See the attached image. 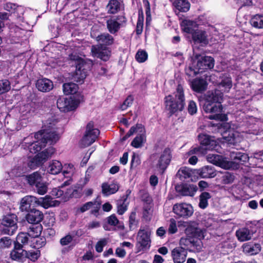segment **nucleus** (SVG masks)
<instances>
[{"label":"nucleus","mask_w":263,"mask_h":263,"mask_svg":"<svg viewBox=\"0 0 263 263\" xmlns=\"http://www.w3.org/2000/svg\"><path fill=\"white\" fill-rule=\"evenodd\" d=\"M251 25L256 28H263V15L256 14L253 16L250 20Z\"/></svg>","instance_id":"44"},{"label":"nucleus","mask_w":263,"mask_h":263,"mask_svg":"<svg viewBox=\"0 0 263 263\" xmlns=\"http://www.w3.org/2000/svg\"><path fill=\"white\" fill-rule=\"evenodd\" d=\"M166 109L171 114L178 111H181L184 107L185 98L183 87L178 85L175 94V98L172 95H168L165 98Z\"/></svg>","instance_id":"3"},{"label":"nucleus","mask_w":263,"mask_h":263,"mask_svg":"<svg viewBox=\"0 0 263 263\" xmlns=\"http://www.w3.org/2000/svg\"><path fill=\"white\" fill-rule=\"evenodd\" d=\"M219 77L221 79L218 84L220 90H215L208 93L203 108L205 112L211 114L206 116L208 119L222 121L227 120V116L222 113V107L220 103L223 94L221 91L228 92L232 87V82L231 77L227 75Z\"/></svg>","instance_id":"1"},{"label":"nucleus","mask_w":263,"mask_h":263,"mask_svg":"<svg viewBox=\"0 0 263 263\" xmlns=\"http://www.w3.org/2000/svg\"><path fill=\"white\" fill-rule=\"evenodd\" d=\"M36 202L37 205H41L45 209H48L53 205L52 198L48 195L44 198H37Z\"/></svg>","instance_id":"43"},{"label":"nucleus","mask_w":263,"mask_h":263,"mask_svg":"<svg viewBox=\"0 0 263 263\" xmlns=\"http://www.w3.org/2000/svg\"><path fill=\"white\" fill-rule=\"evenodd\" d=\"M107 8L108 13H116L120 9V3L117 0H110L107 6Z\"/></svg>","instance_id":"46"},{"label":"nucleus","mask_w":263,"mask_h":263,"mask_svg":"<svg viewBox=\"0 0 263 263\" xmlns=\"http://www.w3.org/2000/svg\"><path fill=\"white\" fill-rule=\"evenodd\" d=\"M198 139L201 146L192 148L189 152V155H193L201 153L204 154L203 150H216L218 149V142L214 137L205 134H200L198 136Z\"/></svg>","instance_id":"5"},{"label":"nucleus","mask_w":263,"mask_h":263,"mask_svg":"<svg viewBox=\"0 0 263 263\" xmlns=\"http://www.w3.org/2000/svg\"><path fill=\"white\" fill-rule=\"evenodd\" d=\"M194 174H196V170H193L189 167L184 166L178 170L177 176L180 180H183L191 178Z\"/></svg>","instance_id":"32"},{"label":"nucleus","mask_w":263,"mask_h":263,"mask_svg":"<svg viewBox=\"0 0 263 263\" xmlns=\"http://www.w3.org/2000/svg\"><path fill=\"white\" fill-rule=\"evenodd\" d=\"M4 8L10 13H13L14 15L15 13L20 12L21 14H22L23 12V8L21 6H16L15 4L11 3H6L4 5Z\"/></svg>","instance_id":"45"},{"label":"nucleus","mask_w":263,"mask_h":263,"mask_svg":"<svg viewBox=\"0 0 263 263\" xmlns=\"http://www.w3.org/2000/svg\"><path fill=\"white\" fill-rule=\"evenodd\" d=\"M63 171L62 173L63 176L65 177V178H67L68 179L64 181V183L61 185L62 187L70 184V179L71 178L74 173V168L72 164H65L64 166H63Z\"/></svg>","instance_id":"29"},{"label":"nucleus","mask_w":263,"mask_h":263,"mask_svg":"<svg viewBox=\"0 0 263 263\" xmlns=\"http://www.w3.org/2000/svg\"><path fill=\"white\" fill-rule=\"evenodd\" d=\"M151 232L148 228H141L137 234L136 248L137 252L148 250L151 247Z\"/></svg>","instance_id":"7"},{"label":"nucleus","mask_w":263,"mask_h":263,"mask_svg":"<svg viewBox=\"0 0 263 263\" xmlns=\"http://www.w3.org/2000/svg\"><path fill=\"white\" fill-rule=\"evenodd\" d=\"M174 5L179 11L187 12L190 8V4L187 0H175Z\"/></svg>","instance_id":"40"},{"label":"nucleus","mask_w":263,"mask_h":263,"mask_svg":"<svg viewBox=\"0 0 263 263\" xmlns=\"http://www.w3.org/2000/svg\"><path fill=\"white\" fill-rule=\"evenodd\" d=\"M181 26L182 30L192 35L197 30L198 25L196 22L190 20H184L182 21Z\"/></svg>","instance_id":"25"},{"label":"nucleus","mask_w":263,"mask_h":263,"mask_svg":"<svg viewBox=\"0 0 263 263\" xmlns=\"http://www.w3.org/2000/svg\"><path fill=\"white\" fill-rule=\"evenodd\" d=\"M93 57L101 59L103 61H107L110 56V52L106 48H103L100 46H92L91 49Z\"/></svg>","instance_id":"19"},{"label":"nucleus","mask_w":263,"mask_h":263,"mask_svg":"<svg viewBox=\"0 0 263 263\" xmlns=\"http://www.w3.org/2000/svg\"><path fill=\"white\" fill-rule=\"evenodd\" d=\"M55 150L53 147H50L38 153L29 163V165L34 168L46 161L54 154Z\"/></svg>","instance_id":"11"},{"label":"nucleus","mask_w":263,"mask_h":263,"mask_svg":"<svg viewBox=\"0 0 263 263\" xmlns=\"http://www.w3.org/2000/svg\"><path fill=\"white\" fill-rule=\"evenodd\" d=\"M141 163V159L140 156L135 153H133L131 162H130V167L131 168H135L137 167L138 165H139Z\"/></svg>","instance_id":"56"},{"label":"nucleus","mask_w":263,"mask_h":263,"mask_svg":"<svg viewBox=\"0 0 263 263\" xmlns=\"http://www.w3.org/2000/svg\"><path fill=\"white\" fill-rule=\"evenodd\" d=\"M12 245V241L8 237H4L0 239V248L5 249L9 248Z\"/></svg>","instance_id":"59"},{"label":"nucleus","mask_w":263,"mask_h":263,"mask_svg":"<svg viewBox=\"0 0 263 263\" xmlns=\"http://www.w3.org/2000/svg\"><path fill=\"white\" fill-rule=\"evenodd\" d=\"M36 191L40 195H44L47 192V185L46 183L40 181L35 185Z\"/></svg>","instance_id":"53"},{"label":"nucleus","mask_w":263,"mask_h":263,"mask_svg":"<svg viewBox=\"0 0 263 263\" xmlns=\"http://www.w3.org/2000/svg\"><path fill=\"white\" fill-rule=\"evenodd\" d=\"M36 87L40 91L48 92L53 88V84L49 79L44 78L36 81Z\"/></svg>","instance_id":"24"},{"label":"nucleus","mask_w":263,"mask_h":263,"mask_svg":"<svg viewBox=\"0 0 263 263\" xmlns=\"http://www.w3.org/2000/svg\"><path fill=\"white\" fill-rule=\"evenodd\" d=\"M230 156L231 159L236 163H238L241 161L245 162L247 161L249 159V157L247 154L238 152H231Z\"/></svg>","instance_id":"38"},{"label":"nucleus","mask_w":263,"mask_h":263,"mask_svg":"<svg viewBox=\"0 0 263 263\" xmlns=\"http://www.w3.org/2000/svg\"><path fill=\"white\" fill-rule=\"evenodd\" d=\"M188 112L190 115H194L196 113L197 107L196 104L193 101H190L187 107Z\"/></svg>","instance_id":"63"},{"label":"nucleus","mask_w":263,"mask_h":263,"mask_svg":"<svg viewBox=\"0 0 263 263\" xmlns=\"http://www.w3.org/2000/svg\"><path fill=\"white\" fill-rule=\"evenodd\" d=\"M37 198L33 196H26L22 199L20 209L22 211H28L31 207L37 205Z\"/></svg>","instance_id":"21"},{"label":"nucleus","mask_w":263,"mask_h":263,"mask_svg":"<svg viewBox=\"0 0 263 263\" xmlns=\"http://www.w3.org/2000/svg\"><path fill=\"white\" fill-rule=\"evenodd\" d=\"M25 179L29 185H36L40 181H41L42 177L38 172H34L30 175L25 176Z\"/></svg>","instance_id":"39"},{"label":"nucleus","mask_w":263,"mask_h":263,"mask_svg":"<svg viewBox=\"0 0 263 263\" xmlns=\"http://www.w3.org/2000/svg\"><path fill=\"white\" fill-rule=\"evenodd\" d=\"M242 248L245 253L252 255L259 253L260 251L261 247L259 243L249 242L245 243L242 246Z\"/></svg>","instance_id":"28"},{"label":"nucleus","mask_w":263,"mask_h":263,"mask_svg":"<svg viewBox=\"0 0 263 263\" xmlns=\"http://www.w3.org/2000/svg\"><path fill=\"white\" fill-rule=\"evenodd\" d=\"M70 58L71 60L76 61V69L73 76V79L74 81L81 83L87 75L88 66L81 58L73 54H71Z\"/></svg>","instance_id":"9"},{"label":"nucleus","mask_w":263,"mask_h":263,"mask_svg":"<svg viewBox=\"0 0 263 263\" xmlns=\"http://www.w3.org/2000/svg\"><path fill=\"white\" fill-rule=\"evenodd\" d=\"M179 187L178 190L183 196H193L197 190V186L193 184H183L180 186V189H179Z\"/></svg>","instance_id":"34"},{"label":"nucleus","mask_w":263,"mask_h":263,"mask_svg":"<svg viewBox=\"0 0 263 263\" xmlns=\"http://www.w3.org/2000/svg\"><path fill=\"white\" fill-rule=\"evenodd\" d=\"M11 88L10 82L7 80L0 81V94L8 91Z\"/></svg>","instance_id":"52"},{"label":"nucleus","mask_w":263,"mask_h":263,"mask_svg":"<svg viewBox=\"0 0 263 263\" xmlns=\"http://www.w3.org/2000/svg\"><path fill=\"white\" fill-rule=\"evenodd\" d=\"M23 173L22 168L20 167L17 166L13 168L11 172L8 173L7 175L10 178H13L14 177H17L21 176Z\"/></svg>","instance_id":"58"},{"label":"nucleus","mask_w":263,"mask_h":263,"mask_svg":"<svg viewBox=\"0 0 263 263\" xmlns=\"http://www.w3.org/2000/svg\"><path fill=\"white\" fill-rule=\"evenodd\" d=\"M17 23H20L21 22L22 23H20V25L22 28H20L14 24H11L9 26V34L10 36L12 37H21L22 35L24 34L25 32L28 30L29 28L27 27L28 26V24L27 22H23V18L21 16H19L17 18Z\"/></svg>","instance_id":"15"},{"label":"nucleus","mask_w":263,"mask_h":263,"mask_svg":"<svg viewBox=\"0 0 263 263\" xmlns=\"http://www.w3.org/2000/svg\"><path fill=\"white\" fill-rule=\"evenodd\" d=\"M125 22V18L123 16L111 18L107 21V27L108 31L111 33H116L120 29L123 22Z\"/></svg>","instance_id":"18"},{"label":"nucleus","mask_w":263,"mask_h":263,"mask_svg":"<svg viewBox=\"0 0 263 263\" xmlns=\"http://www.w3.org/2000/svg\"><path fill=\"white\" fill-rule=\"evenodd\" d=\"M223 136V138L229 143L236 144L241 141L242 139V135L238 131L231 129V128L226 131Z\"/></svg>","instance_id":"20"},{"label":"nucleus","mask_w":263,"mask_h":263,"mask_svg":"<svg viewBox=\"0 0 263 263\" xmlns=\"http://www.w3.org/2000/svg\"><path fill=\"white\" fill-rule=\"evenodd\" d=\"M42 226L41 225L32 226L30 228L29 231V236L33 238V241L37 242L39 238L37 237L41 234L42 231Z\"/></svg>","instance_id":"41"},{"label":"nucleus","mask_w":263,"mask_h":263,"mask_svg":"<svg viewBox=\"0 0 263 263\" xmlns=\"http://www.w3.org/2000/svg\"><path fill=\"white\" fill-rule=\"evenodd\" d=\"M24 255L22 245L15 243L14 249L11 252L10 257L13 260H20Z\"/></svg>","instance_id":"36"},{"label":"nucleus","mask_w":263,"mask_h":263,"mask_svg":"<svg viewBox=\"0 0 263 263\" xmlns=\"http://www.w3.org/2000/svg\"><path fill=\"white\" fill-rule=\"evenodd\" d=\"M192 39L195 43L206 45L208 43L207 35L204 31L197 30L192 34Z\"/></svg>","instance_id":"30"},{"label":"nucleus","mask_w":263,"mask_h":263,"mask_svg":"<svg viewBox=\"0 0 263 263\" xmlns=\"http://www.w3.org/2000/svg\"><path fill=\"white\" fill-rule=\"evenodd\" d=\"M214 66V59L209 56L197 57L196 64H193L190 66L186 73L189 75H196L198 73H202L205 70L212 69Z\"/></svg>","instance_id":"6"},{"label":"nucleus","mask_w":263,"mask_h":263,"mask_svg":"<svg viewBox=\"0 0 263 263\" xmlns=\"http://www.w3.org/2000/svg\"><path fill=\"white\" fill-rule=\"evenodd\" d=\"M222 183L223 184H229L232 183L234 180V176L228 172L223 174L222 177Z\"/></svg>","instance_id":"61"},{"label":"nucleus","mask_w":263,"mask_h":263,"mask_svg":"<svg viewBox=\"0 0 263 263\" xmlns=\"http://www.w3.org/2000/svg\"><path fill=\"white\" fill-rule=\"evenodd\" d=\"M172 151L170 148L166 147L164 149L159 155L156 167L163 172L169 165L172 159Z\"/></svg>","instance_id":"14"},{"label":"nucleus","mask_w":263,"mask_h":263,"mask_svg":"<svg viewBox=\"0 0 263 263\" xmlns=\"http://www.w3.org/2000/svg\"><path fill=\"white\" fill-rule=\"evenodd\" d=\"M206 159L209 162L226 169H229L232 166L231 162L226 160L222 156L219 155L209 154L206 157Z\"/></svg>","instance_id":"16"},{"label":"nucleus","mask_w":263,"mask_h":263,"mask_svg":"<svg viewBox=\"0 0 263 263\" xmlns=\"http://www.w3.org/2000/svg\"><path fill=\"white\" fill-rule=\"evenodd\" d=\"M79 104V101L74 97H61L57 101L58 108L63 112H68L76 109Z\"/></svg>","instance_id":"10"},{"label":"nucleus","mask_w":263,"mask_h":263,"mask_svg":"<svg viewBox=\"0 0 263 263\" xmlns=\"http://www.w3.org/2000/svg\"><path fill=\"white\" fill-rule=\"evenodd\" d=\"M236 235L240 241H245L251 239L252 233L248 228L239 229L236 232Z\"/></svg>","instance_id":"31"},{"label":"nucleus","mask_w":263,"mask_h":263,"mask_svg":"<svg viewBox=\"0 0 263 263\" xmlns=\"http://www.w3.org/2000/svg\"><path fill=\"white\" fill-rule=\"evenodd\" d=\"M145 132V129L141 124H138L136 126H133L130 128L126 136L129 137L134 133H142Z\"/></svg>","instance_id":"55"},{"label":"nucleus","mask_w":263,"mask_h":263,"mask_svg":"<svg viewBox=\"0 0 263 263\" xmlns=\"http://www.w3.org/2000/svg\"><path fill=\"white\" fill-rule=\"evenodd\" d=\"M174 213L180 217L187 218L192 215L194 212L193 206L186 203H176L173 208Z\"/></svg>","instance_id":"13"},{"label":"nucleus","mask_w":263,"mask_h":263,"mask_svg":"<svg viewBox=\"0 0 263 263\" xmlns=\"http://www.w3.org/2000/svg\"><path fill=\"white\" fill-rule=\"evenodd\" d=\"M211 198L210 194L208 192H203L199 196V206L202 209H205L208 205V200Z\"/></svg>","instance_id":"47"},{"label":"nucleus","mask_w":263,"mask_h":263,"mask_svg":"<svg viewBox=\"0 0 263 263\" xmlns=\"http://www.w3.org/2000/svg\"><path fill=\"white\" fill-rule=\"evenodd\" d=\"M146 138L145 131L138 134L132 141L131 145L136 148L141 147L146 142Z\"/></svg>","instance_id":"37"},{"label":"nucleus","mask_w":263,"mask_h":263,"mask_svg":"<svg viewBox=\"0 0 263 263\" xmlns=\"http://www.w3.org/2000/svg\"><path fill=\"white\" fill-rule=\"evenodd\" d=\"M187 255V251L182 247H176L171 251V256L174 263L184 262Z\"/></svg>","instance_id":"17"},{"label":"nucleus","mask_w":263,"mask_h":263,"mask_svg":"<svg viewBox=\"0 0 263 263\" xmlns=\"http://www.w3.org/2000/svg\"><path fill=\"white\" fill-rule=\"evenodd\" d=\"M27 221L31 224L40 223L43 218V213L39 210H31L26 216Z\"/></svg>","instance_id":"23"},{"label":"nucleus","mask_w":263,"mask_h":263,"mask_svg":"<svg viewBox=\"0 0 263 263\" xmlns=\"http://www.w3.org/2000/svg\"><path fill=\"white\" fill-rule=\"evenodd\" d=\"M96 40L100 44L105 45H110L114 42L112 36L108 33L102 34L96 37Z\"/></svg>","instance_id":"42"},{"label":"nucleus","mask_w":263,"mask_h":263,"mask_svg":"<svg viewBox=\"0 0 263 263\" xmlns=\"http://www.w3.org/2000/svg\"><path fill=\"white\" fill-rule=\"evenodd\" d=\"M63 91L66 95L75 93L78 89L77 84L72 83H65L63 86Z\"/></svg>","instance_id":"48"},{"label":"nucleus","mask_w":263,"mask_h":263,"mask_svg":"<svg viewBox=\"0 0 263 263\" xmlns=\"http://www.w3.org/2000/svg\"><path fill=\"white\" fill-rule=\"evenodd\" d=\"M148 55L147 52L144 50H138L137 52L135 58L139 63H143L147 59Z\"/></svg>","instance_id":"54"},{"label":"nucleus","mask_w":263,"mask_h":263,"mask_svg":"<svg viewBox=\"0 0 263 263\" xmlns=\"http://www.w3.org/2000/svg\"><path fill=\"white\" fill-rule=\"evenodd\" d=\"M29 233H20L16 237V242L15 243L25 245L29 240Z\"/></svg>","instance_id":"51"},{"label":"nucleus","mask_w":263,"mask_h":263,"mask_svg":"<svg viewBox=\"0 0 263 263\" xmlns=\"http://www.w3.org/2000/svg\"><path fill=\"white\" fill-rule=\"evenodd\" d=\"M178 231L176 221L171 218L170 220V224L168 228V232L170 234L176 233Z\"/></svg>","instance_id":"60"},{"label":"nucleus","mask_w":263,"mask_h":263,"mask_svg":"<svg viewBox=\"0 0 263 263\" xmlns=\"http://www.w3.org/2000/svg\"><path fill=\"white\" fill-rule=\"evenodd\" d=\"M206 82L202 79H195L191 82V87L196 92H202L204 91L206 87Z\"/></svg>","instance_id":"35"},{"label":"nucleus","mask_w":263,"mask_h":263,"mask_svg":"<svg viewBox=\"0 0 263 263\" xmlns=\"http://www.w3.org/2000/svg\"><path fill=\"white\" fill-rule=\"evenodd\" d=\"M102 189L103 194L108 196L116 193L119 190V185L115 182L109 184L104 183L102 185Z\"/></svg>","instance_id":"33"},{"label":"nucleus","mask_w":263,"mask_h":263,"mask_svg":"<svg viewBox=\"0 0 263 263\" xmlns=\"http://www.w3.org/2000/svg\"><path fill=\"white\" fill-rule=\"evenodd\" d=\"M128 202L127 201V198L121 199L118 201L117 213L119 215H123L127 210Z\"/></svg>","instance_id":"50"},{"label":"nucleus","mask_w":263,"mask_h":263,"mask_svg":"<svg viewBox=\"0 0 263 263\" xmlns=\"http://www.w3.org/2000/svg\"><path fill=\"white\" fill-rule=\"evenodd\" d=\"M134 98L132 96H129L121 105V109L122 110H125L128 107L130 106L133 102Z\"/></svg>","instance_id":"62"},{"label":"nucleus","mask_w":263,"mask_h":263,"mask_svg":"<svg viewBox=\"0 0 263 263\" xmlns=\"http://www.w3.org/2000/svg\"><path fill=\"white\" fill-rule=\"evenodd\" d=\"M143 27V17H139L137 23L136 32L137 34H140L142 33Z\"/></svg>","instance_id":"64"},{"label":"nucleus","mask_w":263,"mask_h":263,"mask_svg":"<svg viewBox=\"0 0 263 263\" xmlns=\"http://www.w3.org/2000/svg\"><path fill=\"white\" fill-rule=\"evenodd\" d=\"M57 123V120L53 118L48 119L44 123L42 129L34 134L35 141L30 143L29 140L32 137L29 136L24 139L23 146H25V148H28L31 153L35 154L45 147L46 144H54L60 138L57 130L58 128Z\"/></svg>","instance_id":"2"},{"label":"nucleus","mask_w":263,"mask_h":263,"mask_svg":"<svg viewBox=\"0 0 263 263\" xmlns=\"http://www.w3.org/2000/svg\"><path fill=\"white\" fill-rule=\"evenodd\" d=\"M4 228L3 232L4 234L13 235L17 229L16 216L14 214L5 216L2 221Z\"/></svg>","instance_id":"12"},{"label":"nucleus","mask_w":263,"mask_h":263,"mask_svg":"<svg viewBox=\"0 0 263 263\" xmlns=\"http://www.w3.org/2000/svg\"><path fill=\"white\" fill-rule=\"evenodd\" d=\"M99 134L100 131L95 127L93 123L89 122L86 126L85 134L80 142V146L86 147L90 145L95 142Z\"/></svg>","instance_id":"8"},{"label":"nucleus","mask_w":263,"mask_h":263,"mask_svg":"<svg viewBox=\"0 0 263 263\" xmlns=\"http://www.w3.org/2000/svg\"><path fill=\"white\" fill-rule=\"evenodd\" d=\"M63 169V165L61 162L58 160H52L49 163L46 168L47 172L52 175H57L60 173Z\"/></svg>","instance_id":"27"},{"label":"nucleus","mask_w":263,"mask_h":263,"mask_svg":"<svg viewBox=\"0 0 263 263\" xmlns=\"http://www.w3.org/2000/svg\"><path fill=\"white\" fill-rule=\"evenodd\" d=\"M195 232V235L198 237H182L179 241L180 247L185 248L186 251L189 250L190 251H200L203 247L201 239L204 237V232L201 230H196Z\"/></svg>","instance_id":"4"},{"label":"nucleus","mask_w":263,"mask_h":263,"mask_svg":"<svg viewBox=\"0 0 263 263\" xmlns=\"http://www.w3.org/2000/svg\"><path fill=\"white\" fill-rule=\"evenodd\" d=\"M108 242V239L102 238L98 241L95 248L96 250L98 253H101L103 251V248L107 245Z\"/></svg>","instance_id":"57"},{"label":"nucleus","mask_w":263,"mask_h":263,"mask_svg":"<svg viewBox=\"0 0 263 263\" xmlns=\"http://www.w3.org/2000/svg\"><path fill=\"white\" fill-rule=\"evenodd\" d=\"M196 174L203 178H214L216 176L215 168L211 165L204 166L199 170H196Z\"/></svg>","instance_id":"22"},{"label":"nucleus","mask_w":263,"mask_h":263,"mask_svg":"<svg viewBox=\"0 0 263 263\" xmlns=\"http://www.w3.org/2000/svg\"><path fill=\"white\" fill-rule=\"evenodd\" d=\"M33 105V103H27L20 106V112L23 120L29 119L33 116L34 112Z\"/></svg>","instance_id":"26"},{"label":"nucleus","mask_w":263,"mask_h":263,"mask_svg":"<svg viewBox=\"0 0 263 263\" xmlns=\"http://www.w3.org/2000/svg\"><path fill=\"white\" fill-rule=\"evenodd\" d=\"M107 223L111 226L117 227L119 229H123L124 226L122 222L119 221L115 214H112L107 218Z\"/></svg>","instance_id":"49"}]
</instances>
